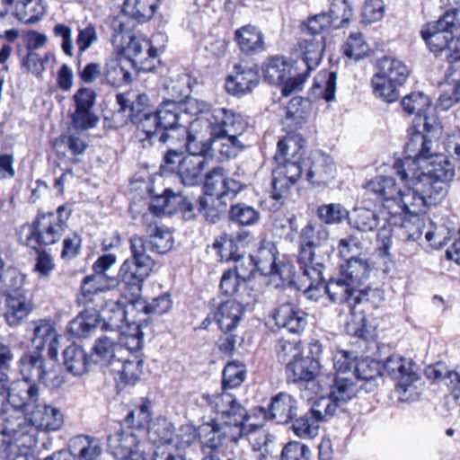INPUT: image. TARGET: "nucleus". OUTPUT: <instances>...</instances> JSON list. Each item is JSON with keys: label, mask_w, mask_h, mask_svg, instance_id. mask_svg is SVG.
I'll return each instance as SVG.
<instances>
[{"label": "nucleus", "mask_w": 460, "mask_h": 460, "mask_svg": "<svg viewBox=\"0 0 460 460\" xmlns=\"http://www.w3.org/2000/svg\"><path fill=\"white\" fill-rule=\"evenodd\" d=\"M412 157L405 154L403 159L394 162V169L399 182L391 176H377L365 185L366 194L376 196L391 216L426 213L445 199V189L441 184L428 187L423 183L418 176V168H411Z\"/></svg>", "instance_id": "obj_1"}, {"label": "nucleus", "mask_w": 460, "mask_h": 460, "mask_svg": "<svg viewBox=\"0 0 460 460\" xmlns=\"http://www.w3.org/2000/svg\"><path fill=\"white\" fill-rule=\"evenodd\" d=\"M199 402L218 414L211 422L199 428V437L205 447L215 452L223 439L235 443L243 436L249 414L233 394H202Z\"/></svg>", "instance_id": "obj_2"}, {"label": "nucleus", "mask_w": 460, "mask_h": 460, "mask_svg": "<svg viewBox=\"0 0 460 460\" xmlns=\"http://www.w3.org/2000/svg\"><path fill=\"white\" fill-rule=\"evenodd\" d=\"M297 263L302 274L301 288L310 294L323 283V270L329 261L333 247L330 243L329 230L321 224H307L299 234Z\"/></svg>", "instance_id": "obj_3"}, {"label": "nucleus", "mask_w": 460, "mask_h": 460, "mask_svg": "<svg viewBox=\"0 0 460 460\" xmlns=\"http://www.w3.org/2000/svg\"><path fill=\"white\" fill-rule=\"evenodd\" d=\"M39 388L36 384L24 380L11 383L5 404L0 411V441L10 439L16 435L22 445H31L33 442L31 425L24 415V411L30 405L38 402Z\"/></svg>", "instance_id": "obj_4"}, {"label": "nucleus", "mask_w": 460, "mask_h": 460, "mask_svg": "<svg viewBox=\"0 0 460 460\" xmlns=\"http://www.w3.org/2000/svg\"><path fill=\"white\" fill-rule=\"evenodd\" d=\"M182 110L178 102H163L155 113H145L140 119L137 137L143 147L156 143L169 146L181 144L188 137L189 127L181 125Z\"/></svg>", "instance_id": "obj_5"}, {"label": "nucleus", "mask_w": 460, "mask_h": 460, "mask_svg": "<svg viewBox=\"0 0 460 460\" xmlns=\"http://www.w3.org/2000/svg\"><path fill=\"white\" fill-rule=\"evenodd\" d=\"M186 111L197 114V118L190 123L189 129L197 136L196 140L200 147L202 143L210 146L215 137L243 135L248 125L242 115L225 108L211 109L203 101H189Z\"/></svg>", "instance_id": "obj_6"}, {"label": "nucleus", "mask_w": 460, "mask_h": 460, "mask_svg": "<svg viewBox=\"0 0 460 460\" xmlns=\"http://www.w3.org/2000/svg\"><path fill=\"white\" fill-rule=\"evenodd\" d=\"M402 107L408 114L416 115V123H422L423 131L413 130L405 144L404 153L418 157L433 150L441 134V126L432 106L431 99L422 92H412L402 100Z\"/></svg>", "instance_id": "obj_7"}, {"label": "nucleus", "mask_w": 460, "mask_h": 460, "mask_svg": "<svg viewBox=\"0 0 460 460\" xmlns=\"http://www.w3.org/2000/svg\"><path fill=\"white\" fill-rule=\"evenodd\" d=\"M304 145L305 139L298 133H288L279 141L278 150L274 155L277 166L272 172L274 199H282L288 194L289 188L301 177L300 160Z\"/></svg>", "instance_id": "obj_8"}, {"label": "nucleus", "mask_w": 460, "mask_h": 460, "mask_svg": "<svg viewBox=\"0 0 460 460\" xmlns=\"http://www.w3.org/2000/svg\"><path fill=\"white\" fill-rule=\"evenodd\" d=\"M421 36L431 51L447 55L460 41V11H447L438 21L426 24Z\"/></svg>", "instance_id": "obj_9"}, {"label": "nucleus", "mask_w": 460, "mask_h": 460, "mask_svg": "<svg viewBox=\"0 0 460 460\" xmlns=\"http://www.w3.org/2000/svg\"><path fill=\"white\" fill-rule=\"evenodd\" d=\"M71 211L59 206L56 212L40 213L30 226L26 244L34 249L38 245H50L58 242L67 227Z\"/></svg>", "instance_id": "obj_10"}, {"label": "nucleus", "mask_w": 460, "mask_h": 460, "mask_svg": "<svg viewBox=\"0 0 460 460\" xmlns=\"http://www.w3.org/2000/svg\"><path fill=\"white\" fill-rule=\"evenodd\" d=\"M130 250L132 257L123 262L119 277L122 283L134 291H139L142 283L152 271L154 261L146 253V241L141 236L134 235L130 238Z\"/></svg>", "instance_id": "obj_11"}, {"label": "nucleus", "mask_w": 460, "mask_h": 460, "mask_svg": "<svg viewBox=\"0 0 460 460\" xmlns=\"http://www.w3.org/2000/svg\"><path fill=\"white\" fill-rule=\"evenodd\" d=\"M414 161L411 168H418V176L428 187L442 185L445 189V197L447 194V183L455 175V169L448 158L438 152V139L434 148L427 152L426 155L412 157Z\"/></svg>", "instance_id": "obj_12"}, {"label": "nucleus", "mask_w": 460, "mask_h": 460, "mask_svg": "<svg viewBox=\"0 0 460 460\" xmlns=\"http://www.w3.org/2000/svg\"><path fill=\"white\" fill-rule=\"evenodd\" d=\"M325 292L330 300L334 304H348L351 313L356 314L358 305L371 303L375 306L384 299L383 292L377 288H367L365 289L355 288L342 276L332 279L324 286Z\"/></svg>", "instance_id": "obj_13"}, {"label": "nucleus", "mask_w": 460, "mask_h": 460, "mask_svg": "<svg viewBox=\"0 0 460 460\" xmlns=\"http://www.w3.org/2000/svg\"><path fill=\"white\" fill-rule=\"evenodd\" d=\"M196 135L190 129L188 137L181 144L184 145L189 155L179 161V175L184 185L192 186L197 184L202 176V172L207 165L206 155L210 149V146L207 143H197Z\"/></svg>", "instance_id": "obj_14"}, {"label": "nucleus", "mask_w": 460, "mask_h": 460, "mask_svg": "<svg viewBox=\"0 0 460 460\" xmlns=\"http://www.w3.org/2000/svg\"><path fill=\"white\" fill-rule=\"evenodd\" d=\"M292 66L283 57H273L263 66L264 78L270 84H282V93L289 96L300 91L307 79L306 74L290 76Z\"/></svg>", "instance_id": "obj_15"}, {"label": "nucleus", "mask_w": 460, "mask_h": 460, "mask_svg": "<svg viewBox=\"0 0 460 460\" xmlns=\"http://www.w3.org/2000/svg\"><path fill=\"white\" fill-rule=\"evenodd\" d=\"M109 451L119 460H146L138 435L132 430H118L107 438Z\"/></svg>", "instance_id": "obj_16"}, {"label": "nucleus", "mask_w": 460, "mask_h": 460, "mask_svg": "<svg viewBox=\"0 0 460 460\" xmlns=\"http://www.w3.org/2000/svg\"><path fill=\"white\" fill-rule=\"evenodd\" d=\"M298 402L287 393H279L271 398L268 410L263 407L253 409V414L264 420H272L280 424L288 423L297 414Z\"/></svg>", "instance_id": "obj_17"}, {"label": "nucleus", "mask_w": 460, "mask_h": 460, "mask_svg": "<svg viewBox=\"0 0 460 460\" xmlns=\"http://www.w3.org/2000/svg\"><path fill=\"white\" fill-rule=\"evenodd\" d=\"M244 187L245 185L241 181L227 176L223 167L217 166L206 175L204 191L206 195L219 199L225 197H234Z\"/></svg>", "instance_id": "obj_18"}, {"label": "nucleus", "mask_w": 460, "mask_h": 460, "mask_svg": "<svg viewBox=\"0 0 460 460\" xmlns=\"http://www.w3.org/2000/svg\"><path fill=\"white\" fill-rule=\"evenodd\" d=\"M28 332L35 350L41 351L48 347V354L55 359L58 356V334L55 323L49 319H40L30 323Z\"/></svg>", "instance_id": "obj_19"}, {"label": "nucleus", "mask_w": 460, "mask_h": 460, "mask_svg": "<svg viewBox=\"0 0 460 460\" xmlns=\"http://www.w3.org/2000/svg\"><path fill=\"white\" fill-rule=\"evenodd\" d=\"M383 375L398 379V387L403 392L410 385L419 379L417 366L411 360L399 355H391L381 364Z\"/></svg>", "instance_id": "obj_20"}, {"label": "nucleus", "mask_w": 460, "mask_h": 460, "mask_svg": "<svg viewBox=\"0 0 460 460\" xmlns=\"http://www.w3.org/2000/svg\"><path fill=\"white\" fill-rule=\"evenodd\" d=\"M275 323L294 334H301L307 325V314L298 305L286 303L279 305L274 314Z\"/></svg>", "instance_id": "obj_21"}, {"label": "nucleus", "mask_w": 460, "mask_h": 460, "mask_svg": "<svg viewBox=\"0 0 460 460\" xmlns=\"http://www.w3.org/2000/svg\"><path fill=\"white\" fill-rule=\"evenodd\" d=\"M260 75L254 66L235 65L234 70L226 81V91L233 95H243L251 92L259 83Z\"/></svg>", "instance_id": "obj_22"}, {"label": "nucleus", "mask_w": 460, "mask_h": 460, "mask_svg": "<svg viewBox=\"0 0 460 460\" xmlns=\"http://www.w3.org/2000/svg\"><path fill=\"white\" fill-rule=\"evenodd\" d=\"M309 161L306 179L311 184L319 187L328 184L334 179L336 167L328 155L315 151L311 154Z\"/></svg>", "instance_id": "obj_23"}, {"label": "nucleus", "mask_w": 460, "mask_h": 460, "mask_svg": "<svg viewBox=\"0 0 460 460\" xmlns=\"http://www.w3.org/2000/svg\"><path fill=\"white\" fill-rule=\"evenodd\" d=\"M18 369L22 380L48 385V376L50 373L45 365L41 351L33 350L24 353L18 360Z\"/></svg>", "instance_id": "obj_24"}, {"label": "nucleus", "mask_w": 460, "mask_h": 460, "mask_svg": "<svg viewBox=\"0 0 460 460\" xmlns=\"http://www.w3.org/2000/svg\"><path fill=\"white\" fill-rule=\"evenodd\" d=\"M34 434V427L45 431H57L64 424V416L61 411L49 404H38L31 414L29 420Z\"/></svg>", "instance_id": "obj_25"}, {"label": "nucleus", "mask_w": 460, "mask_h": 460, "mask_svg": "<svg viewBox=\"0 0 460 460\" xmlns=\"http://www.w3.org/2000/svg\"><path fill=\"white\" fill-rule=\"evenodd\" d=\"M119 343L115 333L103 335L96 339L92 348L91 360L93 364L108 367L119 363L117 358Z\"/></svg>", "instance_id": "obj_26"}, {"label": "nucleus", "mask_w": 460, "mask_h": 460, "mask_svg": "<svg viewBox=\"0 0 460 460\" xmlns=\"http://www.w3.org/2000/svg\"><path fill=\"white\" fill-rule=\"evenodd\" d=\"M234 40L240 50L246 55H253L265 50L264 35L258 27L247 24L237 29Z\"/></svg>", "instance_id": "obj_27"}, {"label": "nucleus", "mask_w": 460, "mask_h": 460, "mask_svg": "<svg viewBox=\"0 0 460 460\" xmlns=\"http://www.w3.org/2000/svg\"><path fill=\"white\" fill-rule=\"evenodd\" d=\"M303 63L306 67L305 74L315 69L322 60L324 49V37L323 35L305 34L299 42Z\"/></svg>", "instance_id": "obj_28"}, {"label": "nucleus", "mask_w": 460, "mask_h": 460, "mask_svg": "<svg viewBox=\"0 0 460 460\" xmlns=\"http://www.w3.org/2000/svg\"><path fill=\"white\" fill-rule=\"evenodd\" d=\"M319 361L311 357H303L302 354L293 361H288L286 367L288 378L296 383L298 381H311L318 375Z\"/></svg>", "instance_id": "obj_29"}, {"label": "nucleus", "mask_w": 460, "mask_h": 460, "mask_svg": "<svg viewBox=\"0 0 460 460\" xmlns=\"http://www.w3.org/2000/svg\"><path fill=\"white\" fill-rule=\"evenodd\" d=\"M243 313L244 307L241 303L227 300L218 305L214 314V318L223 332H231L238 325Z\"/></svg>", "instance_id": "obj_30"}, {"label": "nucleus", "mask_w": 460, "mask_h": 460, "mask_svg": "<svg viewBox=\"0 0 460 460\" xmlns=\"http://www.w3.org/2000/svg\"><path fill=\"white\" fill-rule=\"evenodd\" d=\"M32 309L31 298L27 294L7 295L4 318L8 325L17 326Z\"/></svg>", "instance_id": "obj_31"}, {"label": "nucleus", "mask_w": 460, "mask_h": 460, "mask_svg": "<svg viewBox=\"0 0 460 460\" xmlns=\"http://www.w3.org/2000/svg\"><path fill=\"white\" fill-rule=\"evenodd\" d=\"M100 319L104 321L106 329H110L111 333H117L121 331L124 323L127 321V310L119 301L104 300L97 307Z\"/></svg>", "instance_id": "obj_32"}, {"label": "nucleus", "mask_w": 460, "mask_h": 460, "mask_svg": "<svg viewBox=\"0 0 460 460\" xmlns=\"http://www.w3.org/2000/svg\"><path fill=\"white\" fill-rule=\"evenodd\" d=\"M91 363V356L81 346L71 344L63 351V364L74 376L85 374Z\"/></svg>", "instance_id": "obj_33"}, {"label": "nucleus", "mask_w": 460, "mask_h": 460, "mask_svg": "<svg viewBox=\"0 0 460 460\" xmlns=\"http://www.w3.org/2000/svg\"><path fill=\"white\" fill-rule=\"evenodd\" d=\"M99 321L98 308L88 306L69 323L67 329L74 337L85 338L96 328Z\"/></svg>", "instance_id": "obj_34"}, {"label": "nucleus", "mask_w": 460, "mask_h": 460, "mask_svg": "<svg viewBox=\"0 0 460 460\" xmlns=\"http://www.w3.org/2000/svg\"><path fill=\"white\" fill-rule=\"evenodd\" d=\"M248 232H242L237 234L235 238L231 235H226L219 240H216L214 247L218 250L219 256L222 261H238L242 258L243 253L240 252L239 244L244 245L248 243L247 239H250Z\"/></svg>", "instance_id": "obj_35"}, {"label": "nucleus", "mask_w": 460, "mask_h": 460, "mask_svg": "<svg viewBox=\"0 0 460 460\" xmlns=\"http://www.w3.org/2000/svg\"><path fill=\"white\" fill-rule=\"evenodd\" d=\"M278 251L276 245L270 241L262 240L254 252L251 254L256 267L262 275L271 276L276 270V256Z\"/></svg>", "instance_id": "obj_36"}, {"label": "nucleus", "mask_w": 460, "mask_h": 460, "mask_svg": "<svg viewBox=\"0 0 460 460\" xmlns=\"http://www.w3.org/2000/svg\"><path fill=\"white\" fill-rule=\"evenodd\" d=\"M376 75L402 85L410 75V70L402 60L391 57H383L378 61Z\"/></svg>", "instance_id": "obj_37"}, {"label": "nucleus", "mask_w": 460, "mask_h": 460, "mask_svg": "<svg viewBox=\"0 0 460 460\" xmlns=\"http://www.w3.org/2000/svg\"><path fill=\"white\" fill-rule=\"evenodd\" d=\"M146 235L150 249L157 253L169 252L174 243L172 232L168 227L151 223L146 227Z\"/></svg>", "instance_id": "obj_38"}, {"label": "nucleus", "mask_w": 460, "mask_h": 460, "mask_svg": "<svg viewBox=\"0 0 460 460\" xmlns=\"http://www.w3.org/2000/svg\"><path fill=\"white\" fill-rule=\"evenodd\" d=\"M102 279L98 275H88L84 277L81 287V296L78 298L80 304L93 307H98L101 303H103L105 297L102 296L104 288L102 287L101 282Z\"/></svg>", "instance_id": "obj_39"}, {"label": "nucleus", "mask_w": 460, "mask_h": 460, "mask_svg": "<svg viewBox=\"0 0 460 460\" xmlns=\"http://www.w3.org/2000/svg\"><path fill=\"white\" fill-rule=\"evenodd\" d=\"M174 431L173 425L164 418H158L152 423H150L147 429L148 440L156 445L160 446H171L174 442Z\"/></svg>", "instance_id": "obj_40"}, {"label": "nucleus", "mask_w": 460, "mask_h": 460, "mask_svg": "<svg viewBox=\"0 0 460 460\" xmlns=\"http://www.w3.org/2000/svg\"><path fill=\"white\" fill-rule=\"evenodd\" d=\"M311 111V102L308 99L294 97L287 107L285 123L289 128H298L305 123Z\"/></svg>", "instance_id": "obj_41"}, {"label": "nucleus", "mask_w": 460, "mask_h": 460, "mask_svg": "<svg viewBox=\"0 0 460 460\" xmlns=\"http://www.w3.org/2000/svg\"><path fill=\"white\" fill-rule=\"evenodd\" d=\"M357 392L358 386L351 376L336 375L329 395L338 405H341L354 398Z\"/></svg>", "instance_id": "obj_42"}, {"label": "nucleus", "mask_w": 460, "mask_h": 460, "mask_svg": "<svg viewBox=\"0 0 460 460\" xmlns=\"http://www.w3.org/2000/svg\"><path fill=\"white\" fill-rule=\"evenodd\" d=\"M146 52L147 58H155L157 56V49L151 45V42L146 39L137 38L132 35H128V41L125 47H123L124 55L134 63L144 64L143 58H141L143 52Z\"/></svg>", "instance_id": "obj_43"}, {"label": "nucleus", "mask_w": 460, "mask_h": 460, "mask_svg": "<svg viewBox=\"0 0 460 460\" xmlns=\"http://www.w3.org/2000/svg\"><path fill=\"white\" fill-rule=\"evenodd\" d=\"M369 271L370 267L367 260L352 256L348 259L341 275L355 288H358L368 278Z\"/></svg>", "instance_id": "obj_44"}, {"label": "nucleus", "mask_w": 460, "mask_h": 460, "mask_svg": "<svg viewBox=\"0 0 460 460\" xmlns=\"http://www.w3.org/2000/svg\"><path fill=\"white\" fill-rule=\"evenodd\" d=\"M349 224L360 232H373L379 225V217L372 209L356 208L349 214Z\"/></svg>", "instance_id": "obj_45"}, {"label": "nucleus", "mask_w": 460, "mask_h": 460, "mask_svg": "<svg viewBox=\"0 0 460 460\" xmlns=\"http://www.w3.org/2000/svg\"><path fill=\"white\" fill-rule=\"evenodd\" d=\"M337 74L335 72L322 71L314 78L312 87L315 98H323L326 102L335 99Z\"/></svg>", "instance_id": "obj_46"}, {"label": "nucleus", "mask_w": 460, "mask_h": 460, "mask_svg": "<svg viewBox=\"0 0 460 460\" xmlns=\"http://www.w3.org/2000/svg\"><path fill=\"white\" fill-rule=\"evenodd\" d=\"M72 447L79 460H96L102 453L100 440L88 436L75 437Z\"/></svg>", "instance_id": "obj_47"}, {"label": "nucleus", "mask_w": 460, "mask_h": 460, "mask_svg": "<svg viewBox=\"0 0 460 460\" xmlns=\"http://www.w3.org/2000/svg\"><path fill=\"white\" fill-rule=\"evenodd\" d=\"M240 135H223L211 140L210 148L217 152L221 159L235 157L243 149V143L238 139Z\"/></svg>", "instance_id": "obj_48"}, {"label": "nucleus", "mask_w": 460, "mask_h": 460, "mask_svg": "<svg viewBox=\"0 0 460 460\" xmlns=\"http://www.w3.org/2000/svg\"><path fill=\"white\" fill-rule=\"evenodd\" d=\"M371 85L375 96L385 102H394L399 99L400 93L398 88L402 85L392 82L388 78H384L375 74L371 79Z\"/></svg>", "instance_id": "obj_49"}, {"label": "nucleus", "mask_w": 460, "mask_h": 460, "mask_svg": "<svg viewBox=\"0 0 460 460\" xmlns=\"http://www.w3.org/2000/svg\"><path fill=\"white\" fill-rule=\"evenodd\" d=\"M117 102L120 107V110L130 111V117L138 116L147 105L148 97L145 93H135L131 92L119 93L117 95Z\"/></svg>", "instance_id": "obj_50"}, {"label": "nucleus", "mask_w": 460, "mask_h": 460, "mask_svg": "<svg viewBox=\"0 0 460 460\" xmlns=\"http://www.w3.org/2000/svg\"><path fill=\"white\" fill-rule=\"evenodd\" d=\"M128 332L121 330L115 333L119 349L124 347L128 350L140 349L143 344V332L139 325L128 322Z\"/></svg>", "instance_id": "obj_51"}, {"label": "nucleus", "mask_w": 460, "mask_h": 460, "mask_svg": "<svg viewBox=\"0 0 460 460\" xmlns=\"http://www.w3.org/2000/svg\"><path fill=\"white\" fill-rule=\"evenodd\" d=\"M245 379L244 366L236 362L228 363L223 370L222 392L239 386Z\"/></svg>", "instance_id": "obj_52"}, {"label": "nucleus", "mask_w": 460, "mask_h": 460, "mask_svg": "<svg viewBox=\"0 0 460 460\" xmlns=\"http://www.w3.org/2000/svg\"><path fill=\"white\" fill-rule=\"evenodd\" d=\"M350 376L358 380L370 381L383 376L382 365L378 360L362 358L358 361Z\"/></svg>", "instance_id": "obj_53"}, {"label": "nucleus", "mask_w": 460, "mask_h": 460, "mask_svg": "<svg viewBox=\"0 0 460 460\" xmlns=\"http://www.w3.org/2000/svg\"><path fill=\"white\" fill-rule=\"evenodd\" d=\"M349 211L339 203H330L317 208V217L324 224L336 225L349 217Z\"/></svg>", "instance_id": "obj_54"}, {"label": "nucleus", "mask_w": 460, "mask_h": 460, "mask_svg": "<svg viewBox=\"0 0 460 460\" xmlns=\"http://www.w3.org/2000/svg\"><path fill=\"white\" fill-rule=\"evenodd\" d=\"M229 217L241 226H252L257 223L260 214L254 208L239 203L231 207Z\"/></svg>", "instance_id": "obj_55"}, {"label": "nucleus", "mask_w": 460, "mask_h": 460, "mask_svg": "<svg viewBox=\"0 0 460 460\" xmlns=\"http://www.w3.org/2000/svg\"><path fill=\"white\" fill-rule=\"evenodd\" d=\"M115 365L119 367H114L113 370L119 374L120 380L125 384H135L142 374V359L136 358L125 362L119 360V363Z\"/></svg>", "instance_id": "obj_56"}, {"label": "nucleus", "mask_w": 460, "mask_h": 460, "mask_svg": "<svg viewBox=\"0 0 460 460\" xmlns=\"http://www.w3.org/2000/svg\"><path fill=\"white\" fill-rule=\"evenodd\" d=\"M103 75L106 82L115 87L128 83L130 77L129 72L125 70L116 58H111L106 62Z\"/></svg>", "instance_id": "obj_57"}, {"label": "nucleus", "mask_w": 460, "mask_h": 460, "mask_svg": "<svg viewBox=\"0 0 460 460\" xmlns=\"http://www.w3.org/2000/svg\"><path fill=\"white\" fill-rule=\"evenodd\" d=\"M338 407L330 395L322 396L314 402L309 414L318 422L325 421L335 414Z\"/></svg>", "instance_id": "obj_58"}, {"label": "nucleus", "mask_w": 460, "mask_h": 460, "mask_svg": "<svg viewBox=\"0 0 460 460\" xmlns=\"http://www.w3.org/2000/svg\"><path fill=\"white\" fill-rule=\"evenodd\" d=\"M25 277L15 269H9L0 274V288H4L7 295L26 294L22 291Z\"/></svg>", "instance_id": "obj_59"}, {"label": "nucleus", "mask_w": 460, "mask_h": 460, "mask_svg": "<svg viewBox=\"0 0 460 460\" xmlns=\"http://www.w3.org/2000/svg\"><path fill=\"white\" fill-rule=\"evenodd\" d=\"M292 427L297 437L309 439L317 436L319 422L307 412L304 416L296 419Z\"/></svg>", "instance_id": "obj_60"}, {"label": "nucleus", "mask_w": 460, "mask_h": 460, "mask_svg": "<svg viewBox=\"0 0 460 460\" xmlns=\"http://www.w3.org/2000/svg\"><path fill=\"white\" fill-rule=\"evenodd\" d=\"M2 430H0V435ZM0 441V456L5 460H15L18 456H25L22 449L32 447L36 445V438L33 436V442L31 445H22L16 435L10 436V439Z\"/></svg>", "instance_id": "obj_61"}, {"label": "nucleus", "mask_w": 460, "mask_h": 460, "mask_svg": "<svg viewBox=\"0 0 460 460\" xmlns=\"http://www.w3.org/2000/svg\"><path fill=\"white\" fill-rule=\"evenodd\" d=\"M150 404L142 403L137 409L130 411L124 420L125 424L129 428L137 429H145L150 420Z\"/></svg>", "instance_id": "obj_62"}, {"label": "nucleus", "mask_w": 460, "mask_h": 460, "mask_svg": "<svg viewBox=\"0 0 460 460\" xmlns=\"http://www.w3.org/2000/svg\"><path fill=\"white\" fill-rule=\"evenodd\" d=\"M333 367L338 372L337 375L341 376H350V370L352 368L355 369L356 356L349 351L347 350H337L332 358Z\"/></svg>", "instance_id": "obj_63"}, {"label": "nucleus", "mask_w": 460, "mask_h": 460, "mask_svg": "<svg viewBox=\"0 0 460 460\" xmlns=\"http://www.w3.org/2000/svg\"><path fill=\"white\" fill-rule=\"evenodd\" d=\"M310 448L300 442L291 441L281 451V460H311Z\"/></svg>", "instance_id": "obj_64"}]
</instances>
